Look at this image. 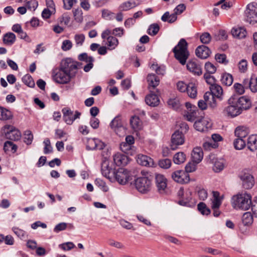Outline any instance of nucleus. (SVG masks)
Here are the masks:
<instances>
[{"instance_id": "1", "label": "nucleus", "mask_w": 257, "mask_h": 257, "mask_svg": "<svg viewBox=\"0 0 257 257\" xmlns=\"http://www.w3.org/2000/svg\"><path fill=\"white\" fill-rule=\"evenodd\" d=\"M251 196L246 192L238 193L233 195L231 199L233 207L247 210L250 207Z\"/></svg>"}, {"instance_id": "2", "label": "nucleus", "mask_w": 257, "mask_h": 257, "mask_svg": "<svg viewBox=\"0 0 257 257\" xmlns=\"http://www.w3.org/2000/svg\"><path fill=\"white\" fill-rule=\"evenodd\" d=\"M175 57L182 65H184L189 54L187 50V43L184 39H181L178 45L173 49Z\"/></svg>"}, {"instance_id": "3", "label": "nucleus", "mask_w": 257, "mask_h": 257, "mask_svg": "<svg viewBox=\"0 0 257 257\" xmlns=\"http://www.w3.org/2000/svg\"><path fill=\"white\" fill-rule=\"evenodd\" d=\"M81 64L79 62L73 61L72 59L67 58L63 60L61 63L60 67L73 77L79 67H80Z\"/></svg>"}, {"instance_id": "4", "label": "nucleus", "mask_w": 257, "mask_h": 257, "mask_svg": "<svg viewBox=\"0 0 257 257\" xmlns=\"http://www.w3.org/2000/svg\"><path fill=\"white\" fill-rule=\"evenodd\" d=\"M136 189L142 193H147L150 191L152 187V180L148 176L138 177L135 180Z\"/></svg>"}, {"instance_id": "5", "label": "nucleus", "mask_w": 257, "mask_h": 257, "mask_svg": "<svg viewBox=\"0 0 257 257\" xmlns=\"http://www.w3.org/2000/svg\"><path fill=\"white\" fill-rule=\"evenodd\" d=\"M52 76L55 82L62 84L69 83L72 78L69 73H67L60 67L53 70Z\"/></svg>"}, {"instance_id": "6", "label": "nucleus", "mask_w": 257, "mask_h": 257, "mask_svg": "<svg viewBox=\"0 0 257 257\" xmlns=\"http://www.w3.org/2000/svg\"><path fill=\"white\" fill-rule=\"evenodd\" d=\"M246 21L250 24L257 22V3H252L247 5L245 11Z\"/></svg>"}, {"instance_id": "7", "label": "nucleus", "mask_w": 257, "mask_h": 257, "mask_svg": "<svg viewBox=\"0 0 257 257\" xmlns=\"http://www.w3.org/2000/svg\"><path fill=\"white\" fill-rule=\"evenodd\" d=\"M130 177V172L126 169L123 168L114 170L112 175V178H115L120 184H126L129 180Z\"/></svg>"}, {"instance_id": "8", "label": "nucleus", "mask_w": 257, "mask_h": 257, "mask_svg": "<svg viewBox=\"0 0 257 257\" xmlns=\"http://www.w3.org/2000/svg\"><path fill=\"white\" fill-rule=\"evenodd\" d=\"M155 182L157 190L160 194H166L168 193L167 180L164 175L157 174L155 176Z\"/></svg>"}, {"instance_id": "9", "label": "nucleus", "mask_w": 257, "mask_h": 257, "mask_svg": "<svg viewBox=\"0 0 257 257\" xmlns=\"http://www.w3.org/2000/svg\"><path fill=\"white\" fill-rule=\"evenodd\" d=\"M228 103L229 105L226 107L223 111L224 115L233 117L239 115L242 112L241 109L239 107L236 101L233 102L231 99H229Z\"/></svg>"}, {"instance_id": "10", "label": "nucleus", "mask_w": 257, "mask_h": 257, "mask_svg": "<svg viewBox=\"0 0 257 257\" xmlns=\"http://www.w3.org/2000/svg\"><path fill=\"white\" fill-rule=\"evenodd\" d=\"M239 178L241 181V185L243 188L249 189L254 186V178L249 173L242 171L239 175Z\"/></svg>"}, {"instance_id": "11", "label": "nucleus", "mask_w": 257, "mask_h": 257, "mask_svg": "<svg viewBox=\"0 0 257 257\" xmlns=\"http://www.w3.org/2000/svg\"><path fill=\"white\" fill-rule=\"evenodd\" d=\"M185 142V138L183 133L179 131H175L172 135L170 147L172 150L178 148L180 145H182Z\"/></svg>"}, {"instance_id": "12", "label": "nucleus", "mask_w": 257, "mask_h": 257, "mask_svg": "<svg viewBox=\"0 0 257 257\" xmlns=\"http://www.w3.org/2000/svg\"><path fill=\"white\" fill-rule=\"evenodd\" d=\"M110 126L118 136L121 137L124 135L125 127L123 126L119 116L113 119L110 123Z\"/></svg>"}, {"instance_id": "13", "label": "nucleus", "mask_w": 257, "mask_h": 257, "mask_svg": "<svg viewBox=\"0 0 257 257\" xmlns=\"http://www.w3.org/2000/svg\"><path fill=\"white\" fill-rule=\"evenodd\" d=\"M172 179L176 182L183 184L190 181L189 175L183 170H177L172 174Z\"/></svg>"}, {"instance_id": "14", "label": "nucleus", "mask_w": 257, "mask_h": 257, "mask_svg": "<svg viewBox=\"0 0 257 257\" xmlns=\"http://www.w3.org/2000/svg\"><path fill=\"white\" fill-rule=\"evenodd\" d=\"M194 127L199 132H204L211 127V123L206 119L203 118L195 121Z\"/></svg>"}, {"instance_id": "15", "label": "nucleus", "mask_w": 257, "mask_h": 257, "mask_svg": "<svg viewBox=\"0 0 257 257\" xmlns=\"http://www.w3.org/2000/svg\"><path fill=\"white\" fill-rule=\"evenodd\" d=\"M186 66L187 69L194 75H200L202 74L201 66L195 60L188 61Z\"/></svg>"}, {"instance_id": "16", "label": "nucleus", "mask_w": 257, "mask_h": 257, "mask_svg": "<svg viewBox=\"0 0 257 257\" xmlns=\"http://www.w3.org/2000/svg\"><path fill=\"white\" fill-rule=\"evenodd\" d=\"M236 102L239 107L241 109V111L243 109L247 110L249 109L251 105L250 99L246 96L240 97Z\"/></svg>"}, {"instance_id": "17", "label": "nucleus", "mask_w": 257, "mask_h": 257, "mask_svg": "<svg viewBox=\"0 0 257 257\" xmlns=\"http://www.w3.org/2000/svg\"><path fill=\"white\" fill-rule=\"evenodd\" d=\"M137 161L138 164L144 166L152 167L154 165V161L152 158L142 154L138 155Z\"/></svg>"}, {"instance_id": "18", "label": "nucleus", "mask_w": 257, "mask_h": 257, "mask_svg": "<svg viewBox=\"0 0 257 257\" xmlns=\"http://www.w3.org/2000/svg\"><path fill=\"white\" fill-rule=\"evenodd\" d=\"M210 51L209 48L204 45L198 46L195 51L196 56L201 59H206L209 57Z\"/></svg>"}, {"instance_id": "19", "label": "nucleus", "mask_w": 257, "mask_h": 257, "mask_svg": "<svg viewBox=\"0 0 257 257\" xmlns=\"http://www.w3.org/2000/svg\"><path fill=\"white\" fill-rule=\"evenodd\" d=\"M64 121L67 124H72L73 122V112L68 107H64L62 109Z\"/></svg>"}, {"instance_id": "20", "label": "nucleus", "mask_w": 257, "mask_h": 257, "mask_svg": "<svg viewBox=\"0 0 257 257\" xmlns=\"http://www.w3.org/2000/svg\"><path fill=\"white\" fill-rule=\"evenodd\" d=\"M151 93L146 96L145 101L147 104L151 106H156L159 105L160 100L158 96L150 91Z\"/></svg>"}, {"instance_id": "21", "label": "nucleus", "mask_w": 257, "mask_h": 257, "mask_svg": "<svg viewBox=\"0 0 257 257\" xmlns=\"http://www.w3.org/2000/svg\"><path fill=\"white\" fill-rule=\"evenodd\" d=\"M5 135L7 139L16 141L20 139L21 133L18 130L11 127V129L7 132Z\"/></svg>"}, {"instance_id": "22", "label": "nucleus", "mask_w": 257, "mask_h": 257, "mask_svg": "<svg viewBox=\"0 0 257 257\" xmlns=\"http://www.w3.org/2000/svg\"><path fill=\"white\" fill-rule=\"evenodd\" d=\"M193 162L195 164L199 163L202 160L203 153L201 148H195L193 149L191 154Z\"/></svg>"}, {"instance_id": "23", "label": "nucleus", "mask_w": 257, "mask_h": 257, "mask_svg": "<svg viewBox=\"0 0 257 257\" xmlns=\"http://www.w3.org/2000/svg\"><path fill=\"white\" fill-rule=\"evenodd\" d=\"M114 171V170H112L109 167L107 162H104L103 163L101 166V172L103 176L109 179H111L112 178V175Z\"/></svg>"}, {"instance_id": "24", "label": "nucleus", "mask_w": 257, "mask_h": 257, "mask_svg": "<svg viewBox=\"0 0 257 257\" xmlns=\"http://www.w3.org/2000/svg\"><path fill=\"white\" fill-rule=\"evenodd\" d=\"M147 80L149 84V89L151 91V88L154 89L156 86H157L160 82V79L159 78L155 75L150 74L147 76Z\"/></svg>"}, {"instance_id": "25", "label": "nucleus", "mask_w": 257, "mask_h": 257, "mask_svg": "<svg viewBox=\"0 0 257 257\" xmlns=\"http://www.w3.org/2000/svg\"><path fill=\"white\" fill-rule=\"evenodd\" d=\"M215 97V96L212 95L209 92H206L203 97L204 99L207 102L208 105L212 108H215L217 106Z\"/></svg>"}, {"instance_id": "26", "label": "nucleus", "mask_w": 257, "mask_h": 257, "mask_svg": "<svg viewBox=\"0 0 257 257\" xmlns=\"http://www.w3.org/2000/svg\"><path fill=\"white\" fill-rule=\"evenodd\" d=\"M231 34L234 37L242 39L245 37L246 30L242 27H234L231 30Z\"/></svg>"}, {"instance_id": "27", "label": "nucleus", "mask_w": 257, "mask_h": 257, "mask_svg": "<svg viewBox=\"0 0 257 257\" xmlns=\"http://www.w3.org/2000/svg\"><path fill=\"white\" fill-rule=\"evenodd\" d=\"M186 194L187 197L185 199H184L183 197V196L184 195V190L182 188H181L178 191V195L182 198V199L179 200V204L181 205L185 206H189L191 197L190 196H188V195L190 196L191 193L189 192L188 193H186Z\"/></svg>"}, {"instance_id": "28", "label": "nucleus", "mask_w": 257, "mask_h": 257, "mask_svg": "<svg viewBox=\"0 0 257 257\" xmlns=\"http://www.w3.org/2000/svg\"><path fill=\"white\" fill-rule=\"evenodd\" d=\"M132 127L135 131L140 130L142 127V121L137 116H132L130 120Z\"/></svg>"}, {"instance_id": "29", "label": "nucleus", "mask_w": 257, "mask_h": 257, "mask_svg": "<svg viewBox=\"0 0 257 257\" xmlns=\"http://www.w3.org/2000/svg\"><path fill=\"white\" fill-rule=\"evenodd\" d=\"M16 35L11 32L7 33L3 37V43L8 46L12 45L16 41Z\"/></svg>"}, {"instance_id": "30", "label": "nucleus", "mask_w": 257, "mask_h": 257, "mask_svg": "<svg viewBox=\"0 0 257 257\" xmlns=\"http://www.w3.org/2000/svg\"><path fill=\"white\" fill-rule=\"evenodd\" d=\"M210 93H211L212 95L215 96L216 98L221 99L223 94V90L220 85L215 84L212 86H210Z\"/></svg>"}, {"instance_id": "31", "label": "nucleus", "mask_w": 257, "mask_h": 257, "mask_svg": "<svg viewBox=\"0 0 257 257\" xmlns=\"http://www.w3.org/2000/svg\"><path fill=\"white\" fill-rule=\"evenodd\" d=\"M222 198L217 191L213 192V198L212 200V208H219L221 204Z\"/></svg>"}, {"instance_id": "32", "label": "nucleus", "mask_w": 257, "mask_h": 257, "mask_svg": "<svg viewBox=\"0 0 257 257\" xmlns=\"http://www.w3.org/2000/svg\"><path fill=\"white\" fill-rule=\"evenodd\" d=\"M114 163L118 166L124 165L126 164V156L120 154H116L113 156Z\"/></svg>"}, {"instance_id": "33", "label": "nucleus", "mask_w": 257, "mask_h": 257, "mask_svg": "<svg viewBox=\"0 0 257 257\" xmlns=\"http://www.w3.org/2000/svg\"><path fill=\"white\" fill-rule=\"evenodd\" d=\"M187 92L188 96L192 98H195L197 96V87L194 83H190L188 84Z\"/></svg>"}, {"instance_id": "34", "label": "nucleus", "mask_w": 257, "mask_h": 257, "mask_svg": "<svg viewBox=\"0 0 257 257\" xmlns=\"http://www.w3.org/2000/svg\"><path fill=\"white\" fill-rule=\"evenodd\" d=\"M177 19V17L174 15L173 13L170 14L169 12H165L161 17V20L163 22H167L169 23H173Z\"/></svg>"}, {"instance_id": "35", "label": "nucleus", "mask_w": 257, "mask_h": 257, "mask_svg": "<svg viewBox=\"0 0 257 257\" xmlns=\"http://www.w3.org/2000/svg\"><path fill=\"white\" fill-rule=\"evenodd\" d=\"M233 77L229 74L225 73L222 75L221 81L226 86H230L233 83Z\"/></svg>"}, {"instance_id": "36", "label": "nucleus", "mask_w": 257, "mask_h": 257, "mask_svg": "<svg viewBox=\"0 0 257 257\" xmlns=\"http://www.w3.org/2000/svg\"><path fill=\"white\" fill-rule=\"evenodd\" d=\"M225 161L223 159H216L214 163L213 169L215 172H219L224 168Z\"/></svg>"}, {"instance_id": "37", "label": "nucleus", "mask_w": 257, "mask_h": 257, "mask_svg": "<svg viewBox=\"0 0 257 257\" xmlns=\"http://www.w3.org/2000/svg\"><path fill=\"white\" fill-rule=\"evenodd\" d=\"M118 40L113 36H109L107 38V45L110 50L114 49L118 45Z\"/></svg>"}, {"instance_id": "38", "label": "nucleus", "mask_w": 257, "mask_h": 257, "mask_svg": "<svg viewBox=\"0 0 257 257\" xmlns=\"http://www.w3.org/2000/svg\"><path fill=\"white\" fill-rule=\"evenodd\" d=\"M186 160V155L183 152H178L175 154L173 158V161L176 164H180L184 163Z\"/></svg>"}, {"instance_id": "39", "label": "nucleus", "mask_w": 257, "mask_h": 257, "mask_svg": "<svg viewBox=\"0 0 257 257\" xmlns=\"http://www.w3.org/2000/svg\"><path fill=\"white\" fill-rule=\"evenodd\" d=\"M136 7L135 2L127 1L122 3L119 7L120 11H126Z\"/></svg>"}, {"instance_id": "40", "label": "nucleus", "mask_w": 257, "mask_h": 257, "mask_svg": "<svg viewBox=\"0 0 257 257\" xmlns=\"http://www.w3.org/2000/svg\"><path fill=\"white\" fill-rule=\"evenodd\" d=\"M234 133L237 138L243 139L247 135L248 132L243 126H238L235 129Z\"/></svg>"}, {"instance_id": "41", "label": "nucleus", "mask_w": 257, "mask_h": 257, "mask_svg": "<svg viewBox=\"0 0 257 257\" xmlns=\"http://www.w3.org/2000/svg\"><path fill=\"white\" fill-rule=\"evenodd\" d=\"M4 150L5 152L11 151L15 153L17 150V146L11 141H7L5 143Z\"/></svg>"}, {"instance_id": "42", "label": "nucleus", "mask_w": 257, "mask_h": 257, "mask_svg": "<svg viewBox=\"0 0 257 257\" xmlns=\"http://www.w3.org/2000/svg\"><path fill=\"white\" fill-rule=\"evenodd\" d=\"M242 221L244 225L251 224L253 222V218L250 212H245L242 217Z\"/></svg>"}, {"instance_id": "43", "label": "nucleus", "mask_w": 257, "mask_h": 257, "mask_svg": "<svg viewBox=\"0 0 257 257\" xmlns=\"http://www.w3.org/2000/svg\"><path fill=\"white\" fill-rule=\"evenodd\" d=\"M23 82L28 86L30 87H34L35 86V82L32 77L29 74H26L22 78Z\"/></svg>"}, {"instance_id": "44", "label": "nucleus", "mask_w": 257, "mask_h": 257, "mask_svg": "<svg viewBox=\"0 0 257 257\" xmlns=\"http://www.w3.org/2000/svg\"><path fill=\"white\" fill-rule=\"evenodd\" d=\"M233 145L236 150H241L245 146V142L243 139L237 138L234 141Z\"/></svg>"}, {"instance_id": "45", "label": "nucleus", "mask_w": 257, "mask_h": 257, "mask_svg": "<svg viewBox=\"0 0 257 257\" xmlns=\"http://www.w3.org/2000/svg\"><path fill=\"white\" fill-rule=\"evenodd\" d=\"M24 142L27 145H30L32 144L33 140V135L32 133L30 130H26L24 134Z\"/></svg>"}, {"instance_id": "46", "label": "nucleus", "mask_w": 257, "mask_h": 257, "mask_svg": "<svg viewBox=\"0 0 257 257\" xmlns=\"http://www.w3.org/2000/svg\"><path fill=\"white\" fill-rule=\"evenodd\" d=\"M1 119L2 120H8L12 118L11 112L7 109L3 108L1 107Z\"/></svg>"}, {"instance_id": "47", "label": "nucleus", "mask_w": 257, "mask_h": 257, "mask_svg": "<svg viewBox=\"0 0 257 257\" xmlns=\"http://www.w3.org/2000/svg\"><path fill=\"white\" fill-rule=\"evenodd\" d=\"M197 208L201 213L203 215H208L210 213V210L203 202H200L197 205Z\"/></svg>"}, {"instance_id": "48", "label": "nucleus", "mask_w": 257, "mask_h": 257, "mask_svg": "<svg viewBox=\"0 0 257 257\" xmlns=\"http://www.w3.org/2000/svg\"><path fill=\"white\" fill-rule=\"evenodd\" d=\"M160 27L157 24L151 25L148 29V33L149 35L152 36L156 35L159 32Z\"/></svg>"}, {"instance_id": "49", "label": "nucleus", "mask_w": 257, "mask_h": 257, "mask_svg": "<svg viewBox=\"0 0 257 257\" xmlns=\"http://www.w3.org/2000/svg\"><path fill=\"white\" fill-rule=\"evenodd\" d=\"M159 166L163 169H168L171 165V161L169 159L160 160L158 163Z\"/></svg>"}, {"instance_id": "50", "label": "nucleus", "mask_w": 257, "mask_h": 257, "mask_svg": "<svg viewBox=\"0 0 257 257\" xmlns=\"http://www.w3.org/2000/svg\"><path fill=\"white\" fill-rule=\"evenodd\" d=\"M85 40V36L83 34H76L74 36V40L77 46H82Z\"/></svg>"}, {"instance_id": "51", "label": "nucleus", "mask_w": 257, "mask_h": 257, "mask_svg": "<svg viewBox=\"0 0 257 257\" xmlns=\"http://www.w3.org/2000/svg\"><path fill=\"white\" fill-rule=\"evenodd\" d=\"M204 78L205 80L206 83L210 85V86H212V85L216 84V80L215 78L209 74L205 73L204 74Z\"/></svg>"}, {"instance_id": "52", "label": "nucleus", "mask_w": 257, "mask_h": 257, "mask_svg": "<svg viewBox=\"0 0 257 257\" xmlns=\"http://www.w3.org/2000/svg\"><path fill=\"white\" fill-rule=\"evenodd\" d=\"M205 69L207 74H213L216 71V67L211 63L208 62L205 64Z\"/></svg>"}, {"instance_id": "53", "label": "nucleus", "mask_w": 257, "mask_h": 257, "mask_svg": "<svg viewBox=\"0 0 257 257\" xmlns=\"http://www.w3.org/2000/svg\"><path fill=\"white\" fill-rule=\"evenodd\" d=\"M239 70L241 73H244L247 69V62L245 59H242L238 63Z\"/></svg>"}, {"instance_id": "54", "label": "nucleus", "mask_w": 257, "mask_h": 257, "mask_svg": "<svg viewBox=\"0 0 257 257\" xmlns=\"http://www.w3.org/2000/svg\"><path fill=\"white\" fill-rule=\"evenodd\" d=\"M168 105L174 109H178L180 106L179 101L176 98H171L168 101Z\"/></svg>"}, {"instance_id": "55", "label": "nucleus", "mask_w": 257, "mask_h": 257, "mask_svg": "<svg viewBox=\"0 0 257 257\" xmlns=\"http://www.w3.org/2000/svg\"><path fill=\"white\" fill-rule=\"evenodd\" d=\"M38 6V3L36 0H31L26 3V6L30 10L34 11Z\"/></svg>"}, {"instance_id": "56", "label": "nucleus", "mask_w": 257, "mask_h": 257, "mask_svg": "<svg viewBox=\"0 0 257 257\" xmlns=\"http://www.w3.org/2000/svg\"><path fill=\"white\" fill-rule=\"evenodd\" d=\"M43 143L45 145V147L44 148V154H47L51 153L52 152V147L51 146L49 139L48 138L45 139Z\"/></svg>"}, {"instance_id": "57", "label": "nucleus", "mask_w": 257, "mask_h": 257, "mask_svg": "<svg viewBox=\"0 0 257 257\" xmlns=\"http://www.w3.org/2000/svg\"><path fill=\"white\" fill-rule=\"evenodd\" d=\"M151 68L156 71L159 75H163L165 73V69L164 67L159 66L157 64H153Z\"/></svg>"}, {"instance_id": "58", "label": "nucleus", "mask_w": 257, "mask_h": 257, "mask_svg": "<svg viewBox=\"0 0 257 257\" xmlns=\"http://www.w3.org/2000/svg\"><path fill=\"white\" fill-rule=\"evenodd\" d=\"M74 17L76 21L80 23L83 20L82 13L80 9H77L73 11Z\"/></svg>"}, {"instance_id": "59", "label": "nucleus", "mask_w": 257, "mask_h": 257, "mask_svg": "<svg viewBox=\"0 0 257 257\" xmlns=\"http://www.w3.org/2000/svg\"><path fill=\"white\" fill-rule=\"evenodd\" d=\"M102 17L107 20H111L114 18V14L108 10H103L102 11Z\"/></svg>"}, {"instance_id": "60", "label": "nucleus", "mask_w": 257, "mask_h": 257, "mask_svg": "<svg viewBox=\"0 0 257 257\" xmlns=\"http://www.w3.org/2000/svg\"><path fill=\"white\" fill-rule=\"evenodd\" d=\"M59 247L64 250H69L74 248L75 245L72 242H67L59 244Z\"/></svg>"}, {"instance_id": "61", "label": "nucleus", "mask_w": 257, "mask_h": 257, "mask_svg": "<svg viewBox=\"0 0 257 257\" xmlns=\"http://www.w3.org/2000/svg\"><path fill=\"white\" fill-rule=\"evenodd\" d=\"M185 9L186 6L184 4H180L174 9L173 14L177 17L178 15L181 14Z\"/></svg>"}, {"instance_id": "62", "label": "nucleus", "mask_w": 257, "mask_h": 257, "mask_svg": "<svg viewBox=\"0 0 257 257\" xmlns=\"http://www.w3.org/2000/svg\"><path fill=\"white\" fill-rule=\"evenodd\" d=\"M196 164L195 162H189L185 166V172L188 173L193 172L196 169Z\"/></svg>"}, {"instance_id": "63", "label": "nucleus", "mask_w": 257, "mask_h": 257, "mask_svg": "<svg viewBox=\"0 0 257 257\" xmlns=\"http://www.w3.org/2000/svg\"><path fill=\"white\" fill-rule=\"evenodd\" d=\"M97 139H89L88 140L86 148L88 150H93L96 149Z\"/></svg>"}, {"instance_id": "64", "label": "nucleus", "mask_w": 257, "mask_h": 257, "mask_svg": "<svg viewBox=\"0 0 257 257\" xmlns=\"http://www.w3.org/2000/svg\"><path fill=\"white\" fill-rule=\"evenodd\" d=\"M211 39V37L208 33H204L200 36V41L202 43L208 44Z\"/></svg>"}]
</instances>
